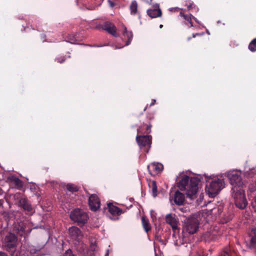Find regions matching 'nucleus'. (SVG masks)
Wrapping results in <instances>:
<instances>
[{
    "label": "nucleus",
    "instance_id": "nucleus-46",
    "mask_svg": "<svg viewBox=\"0 0 256 256\" xmlns=\"http://www.w3.org/2000/svg\"><path fill=\"white\" fill-rule=\"evenodd\" d=\"M191 37L188 38V40H190L191 39Z\"/></svg>",
    "mask_w": 256,
    "mask_h": 256
},
{
    "label": "nucleus",
    "instance_id": "nucleus-34",
    "mask_svg": "<svg viewBox=\"0 0 256 256\" xmlns=\"http://www.w3.org/2000/svg\"><path fill=\"white\" fill-rule=\"evenodd\" d=\"M112 202H108L107 203L108 208H118V206H114Z\"/></svg>",
    "mask_w": 256,
    "mask_h": 256
},
{
    "label": "nucleus",
    "instance_id": "nucleus-33",
    "mask_svg": "<svg viewBox=\"0 0 256 256\" xmlns=\"http://www.w3.org/2000/svg\"><path fill=\"white\" fill-rule=\"evenodd\" d=\"M187 8L188 10H190L192 8H193L194 7H195V6L194 4V2H190L189 4H186Z\"/></svg>",
    "mask_w": 256,
    "mask_h": 256
},
{
    "label": "nucleus",
    "instance_id": "nucleus-37",
    "mask_svg": "<svg viewBox=\"0 0 256 256\" xmlns=\"http://www.w3.org/2000/svg\"><path fill=\"white\" fill-rule=\"evenodd\" d=\"M0 256H8V255L4 252H0Z\"/></svg>",
    "mask_w": 256,
    "mask_h": 256
},
{
    "label": "nucleus",
    "instance_id": "nucleus-3",
    "mask_svg": "<svg viewBox=\"0 0 256 256\" xmlns=\"http://www.w3.org/2000/svg\"><path fill=\"white\" fill-rule=\"evenodd\" d=\"M206 191L210 197L216 196L224 187V182L223 179L214 178L210 180H206Z\"/></svg>",
    "mask_w": 256,
    "mask_h": 256
},
{
    "label": "nucleus",
    "instance_id": "nucleus-49",
    "mask_svg": "<svg viewBox=\"0 0 256 256\" xmlns=\"http://www.w3.org/2000/svg\"><path fill=\"white\" fill-rule=\"evenodd\" d=\"M108 254H106V256H108Z\"/></svg>",
    "mask_w": 256,
    "mask_h": 256
},
{
    "label": "nucleus",
    "instance_id": "nucleus-22",
    "mask_svg": "<svg viewBox=\"0 0 256 256\" xmlns=\"http://www.w3.org/2000/svg\"><path fill=\"white\" fill-rule=\"evenodd\" d=\"M142 222L143 228L146 232H148L151 229L148 219L145 216H142Z\"/></svg>",
    "mask_w": 256,
    "mask_h": 256
},
{
    "label": "nucleus",
    "instance_id": "nucleus-2",
    "mask_svg": "<svg viewBox=\"0 0 256 256\" xmlns=\"http://www.w3.org/2000/svg\"><path fill=\"white\" fill-rule=\"evenodd\" d=\"M200 180L198 178L192 177L190 178L188 176H184L178 183V187L180 190H184L186 197L194 200L196 196Z\"/></svg>",
    "mask_w": 256,
    "mask_h": 256
},
{
    "label": "nucleus",
    "instance_id": "nucleus-5",
    "mask_svg": "<svg viewBox=\"0 0 256 256\" xmlns=\"http://www.w3.org/2000/svg\"><path fill=\"white\" fill-rule=\"evenodd\" d=\"M136 141L140 149L146 153L148 152L152 143V136H142L138 134L136 136Z\"/></svg>",
    "mask_w": 256,
    "mask_h": 256
},
{
    "label": "nucleus",
    "instance_id": "nucleus-15",
    "mask_svg": "<svg viewBox=\"0 0 256 256\" xmlns=\"http://www.w3.org/2000/svg\"><path fill=\"white\" fill-rule=\"evenodd\" d=\"M5 246L8 248H12L16 246V238L14 234H10L5 238Z\"/></svg>",
    "mask_w": 256,
    "mask_h": 256
},
{
    "label": "nucleus",
    "instance_id": "nucleus-6",
    "mask_svg": "<svg viewBox=\"0 0 256 256\" xmlns=\"http://www.w3.org/2000/svg\"><path fill=\"white\" fill-rule=\"evenodd\" d=\"M70 218L79 225H83L88 220L87 214L82 209H74L70 215Z\"/></svg>",
    "mask_w": 256,
    "mask_h": 256
},
{
    "label": "nucleus",
    "instance_id": "nucleus-44",
    "mask_svg": "<svg viewBox=\"0 0 256 256\" xmlns=\"http://www.w3.org/2000/svg\"><path fill=\"white\" fill-rule=\"evenodd\" d=\"M159 27H160V28H162L163 27V25L162 24H160Z\"/></svg>",
    "mask_w": 256,
    "mask_h": 256
},
{
    "label": "nucleus",
    "instance_id": "nucleus-39",
    "mask_svg": "<svg viewBox=\"0 0 256 256\" xmlns=\"http://www.w3.org/2000/svg\"><path fill=\"white\" fill-rule=\"evenodd\" d=\"M4 200H0V207L2 206Z\"/></svg>",
    "mask_w": 256,
    "mask_h": 256
},
{
    "label": "nucleus",
    "instance_id": "nucleus-47",
    "mask_svg": "<svg viewBox=\"0 0 256 256\" xmlns=\"http://www.w3.org/2000/svg\"><path fill=\"white\" fill-rule=\"evenodd\" d=\"M95 211L97 210L96 208H94V209H93Z\"/></svg>",
    "mask_w": 256,
    "mask_h": 256
},
{
    "label": "nucleus",
    "instance_id": "nucleus-18",
    "mask_svg": "<svg viewBox=\"0 0 256 256\" xmlns=\"http://www.w3.org/2000/svg\"><path fill=\"white\" fill-rule=\"evenodd\" d=\"M108 210L106 212L108 213L111 219L116 220L117 219V216L120 214L124 212H122V209H105Z\"/></svg>",
    "mask_w": 256,
    "mask_h": 256
},
{
    "label": "nucleus",
    "instance_id": "nucleus-42",
    "mask_svg": "<svg viewBox=\"0 0 256 256\" xmlns=\"http://www.w3.org/2000/svg\"><path fill=\"white\" fill-rule=\"evenodd\" d=\"M192 18H193V19H194V20L196 22H198V20H197V19H196L195 17L193 16Z\"/></svg>",
    "mask_w": 256,
    "mask_h": 256
},
{
    "label": "nucleus",
    "instance_id": "nucleus-41",
    "mask_svg": "<svg viewBox=\"0 0 256 256\" xmlns=\"http://www.w3.org/2000/svg\"><path fill=\"white\" fill-rule=\"evenodd\" d=\"M4 192L2 188L0 187V196L3 194Z\"/></svg>",
    "mask_w": 256,
    "mask_h": 256
},
{
    "label": "nucleus",
    "instance_id": "nucleus-17",
    "mask_svg": "<svg viewBox=\"0 0 256 256\" xmlns=\"http://www.w3.org/2000/svg\"><path fill=\"white\" fill-rule=\"evenodd\" d=\"M18 200L16 202V204L18 206L21 208H30V204L28 200L22 196H17Z\"/></svg>",
    "mask_w": 256,
    "mask_h": 256
},
{
    "label": "nucleus",
    "instance_id": "nucleus-12",
    "mask_svg": "<svg viewBox=\"0 0 256 256\" xmlns=\"http://www.w3.org/2000/svg\"><path fill=\"white\" fill-rule=\"evenodd\" d=\"M148 170L151 175L158 174L163 170V165L160 163H152L148 166Z\"/></svg>",
    "mask_w": 256,
    "mask_h": 256
},
{
    "label": "nucleus",
    "instance_id": "nucleus-29",
    "mask_svg": "<svg viewBox=\"0 0 256 256\" xmlns=\"http://www.w3.org/2000/svg\"><path fill=\"white\" fill-rule=\"evenodd\" d=\"M152 193L154 197H156L157 196V186L156 183L155 181H152Z\"/></svg>",
    "mask_w": 256,
    "mask_h": 256
},
{
    "label": "nucleus",
    "instance_id": "nucleus-27",
    "mask_svg": "<svg viewBox=\"0 0 256 256\" xmlns=\"http://www.w3.org/2000/svg\"><path fill=\"white\" fill-rule=\"evenodd\" d=\"M78 244L76 246L77 250L80 252H84L85 250H86V246L83 242H80L79 240L76 241Z\"/></svg>",
    "mask_w": 256,
    "mask_h": 256
},
{
    "label": "nucleus",
    "instance_id": "nucleus-13",
    "mask_svg": "<svg viewBox=\"0 0 256 256\" xmlns=\"http://www.w3.org/2000/svg\"><path fill=\"white\" fill-rule=\"evenodd\" d=\"M88 204L90 208H100V202L96 194H92L89 196Z\"/></svg>",
    "mask_w": 256,
    "mask_h": 256
},
{
    "label": "nucleus",
    "instance_id": "nucleus-45",
    "mask_svg": "<svg viewBox=\"0 0 256 256\" xmlns=\"http://www.w3.org/2000/svg\"><path fill=\"white\" fill-rule=\"evenodd\" d=\"M147 108H148V106H146L144 108V111H145V110H146Z\"/></svg>",
    "mask_w": 256,
    "mask_h": 256
},
{
    "label": "nucleus",
    "instance_id": "nucleus-25",
    "mask_svg": "<svg viewBox=\"0 0 256 256\" xmlns=\"http://www.w3.org/2000/svg\"><path fill=\"white\" fill-rule=\"evenodd\" d=\"M66 188L68 190L72 193L76 192L79 190V188L77 186L71 183L66 184Z\"/></svg>",
    "mask_w": 256,
    "mask_h": 256
},
{
    "label": "nucleus",
    "instance_id": "nucleus-38",
    "mask_svg": "<svg viewBox=\"0 0 256 256\" xmlns=\"http://www.w3.org/2000/svg\"><path fill=\"white\" fill-rule=\"evenodd\" d=\"M155 102H156V100H152V103H151V104H150V106H153V105H154V104H155Z\"/></svg>",
    "mask_w": 256,
    "mask_h": 256
},
{
    "label": "nucleus",
    "instance_id": "nucleus-8",
    "mask_svg": "<svg viewBox=\"0 0 256 256\" xmlns=\"http://www.w3.org/2000/svg\"><path fill=\"white\" fill-rule=\"evenodd\" d=\"M170 200L172 205L175 204L177 206H181L183 204L184 201V196L178 190H177L175 192L173 196H170Z\"/></svg>",
    "mask_w": 256,
    "mask_h": 256
},
{
    "label": "nucleus",
    "instance_id": "nucleus-21",
    "mask_svg": "<svg viewBox=\"0 0 256 256\" xmlns=\"http://www.w3.org/2000/svg\"><path fill=\"white\" fill-rule=\"evenodd\" d=\"M123 36H124V38H128V40L126 42L125 46L129 45L130 44L133 38V34L132 32H128L126 28L124 27V31L123 32Z\"/></svg>",
    "mask_w": 256,
    "mask_h": 256
},
{
    "label": "nucleus",
    "instance_id": "nucleus-30",
    "mask_svg": "<svg viewBox=\"0 0 256 256\" xmlns=\"http://www.w3.org/2000/svg\"><path fill=\"white\" fill-rule=\"evenodd\" d=\"M90 248V250L92 251H96L97 250V246L95 241H91Z\"/></svg>",
    "mask_w": 256,
    "mask_h": 256
},
{
    "label": "nucleus",
    "instance_id": "nucleus-19",
    "mask_svg": "<svg viewBox=\"0 0 256 256\" xmlns=\"http://www.w3.org/2000/svg\"><path fill=\"white\" fill-rule=\"evenodd\" d=\"M147 14L151 18H156L160 16L162 14V12L160 8H154L148 10Z\"/></svg>",
    "mask_w": 256,
    "mask_h": 256
},
{
    "label": "nucleus",
    "instance_id": "nucleus-43",
    "mask_svg": "<svg viewBox=\"0 0 256 256\" xmlns=\"http://www.w3.org/2000/svg\"><path fill=\"white\" fill-rule=\"evenodd\" d=\"M230 220V218H227L226 220H225L224 221V222H228V220Z\"/></svg>",
    "mask_w": 256,
    "mask_h": 256
},
{
    "label": "nucleus",
    "instance_id": "nucleus-40",
    "mask_svg": "<svg viewBox=\"0 0 256 256\" xmlns=\"http://www.w3.org/2000/svg\"><path fill=\"white\" fill-rule=\"evenodd\" d=\"M255 204L256 205V196L254 198V202H252V204Z\"/></svg>",
    "mask_w": 256,
    "mask_h": 256
},
{
    "label": "nucleus",
    "instance_id": "nucleus-10",
    "mask_svg": "<svg viewBox=\"0 0 256 256\" xmlns=\"http://www.w3.org/2000/svg\"><path fill=\"white\" fill-rule=\"evenodd\" d=\"M8 180L11 186L14 187L17 190H22L24 188V183L19 178L14 176H10L8 178Z\"/></svg>",
    "mask_w": 256,
    "mask_h": 256
},
{
    "label": "nucleus",
    "instance_id": "nucleus-4",
    "mask_svg": "<svg viewBox=\"0 0 256 256\" xmlns=\"http://www.w3.org/2000/svg\"><path fill=\"white\" fill-rule=\"evenodd\" d=\"M200 220L197 216L193 215L188 217L185 221L184 231L190 234H194L198 228Z\"/></svg>",
    "mask_w": 256,
    "mask_h": 256
},
{
    "label": "nucleus",
    "instance_id": "nucleus-36",
    "mask_svg": "<svg viewBox=\"0 0 256 256\" xmlns=\"http://www.w3.org/2000/svg\"><path fill=\"white\" fill-rule=\"evenodd\" d=\"M203 35V34L202 33H196V34H192V38H196V36H202Z\"/></svg>",
    "mask_w": 256,
    "mask_h": 256
},
{
    "label": "nucleus",
    "instance_id": "nucleus-26",
    "mask_svg": "<svg viewBox=\"0 0 256 256\" xmlns=\"http://www.w3.org/2000/svg\"><path fill=\"white\" fill-rule=\"evenodd\" d=\"M78 41L79 40L77 34H69L68 36V42L71 44H78Z\"/></svg>",
    "mask_w": 256,
    "mask_h": 256
},
{
    "label": "nucleus",
    "instance_id": "nucleus-31",
    "mask_svg": "<svg viewBox=\"0 0 256 256\" xmlns=\"http://www.w3.org/2000/svg\"><path fill=\"white\" fill-rule=\"evenodd\" d=\"M66 58L65 56H59L55 59V60L58 63L62 64L65 62Z\"/></svg>",
    "mask_w": 256,
    "mask_h": 256
},
{
    "label": "nucleus",
    "instance_id": "nucleus-35",
    "mask_svg": "<svg viewBox=\"0 0 256 256\" xmlns=\"http://www.w3.org/2000/svg\"><path fill=\"white\" fill-rule=\"evenodd\" d=\"M64 256H74L72 254L71 250H68L66 251Z\"/></svg>",
    "mask_w": 256,
    "mask_h": 256
},
{
    "label": "nucleus",
    "instance_id": "nucleus-14",
    "mask_svg": "<svg viewBox=\"0 0 256 256\" xmlns=\"http://www.w3.org/2000/svg\"><path fill=\"white\" fill-rule=\"evenodd\" d=\"M68 232L72 239L76 241L80 240V238L82 237V232L77 227L72 226L70 228Z\"/></svg>",
    "mask_w": 256,
    "mask_h": 256
},
{
    "label": "nucleus",
    "instance_id": "nucleus-11",
    "mask_svg": "<svg viewBox=\"0 0 256 256\" xmlns=\"http://www.w3.org/2000/svg\"><path fill=\"white\" fill-rule=\"evenodd\" d=\"M246 246L250 248L256 246V230H252L246 240Z\"/></svg>",
    "mask_w": 256,
    "mask_h": 256
},
{
    "label": "nucleus",
    "instance_id": "nucleus-32",
    "mask_svg": "<svg viewBox=\"0 0 256 256\" xmlns=\"http://www.w3.org/2000/svg\"><path fill=\"white\" fill-rule=\"evenodd\" d=\"M249 188L252 192L256 190V180L250 184Z\"/></svg>",
    "mask_w": 256,
    "mask_h": 256
},
{
    "label": "nucleus",
    "instance_id": "nucleus-24",
    "mask_svg": "<svg viewBox=\"0 0 256 256\" xmlns=\"http://www.w3.org/2000/svg\"><path fill=\"white\" fill-rule=\"evenodd\" d=\"M138 3L136 0H132L130 4V14L132 15H136L138 12Z\"/></svg>",
    "mask_w": 256,
    "mask_h": 256
},
{
    "label": "nucleus",
    "instance_id": "nucleus-28",
    "mask_svg": "<svg viewBox=\"0 0 256 256\" xmlns=\"http://www.w3.org/2000/svg\"><path fill=\"white\" fill-rule=\"evenodd\" d=\"M248 48L252 52H255L256 51V38H254L250 42Z\"/></svg>",
    "mask_w": 256,
    "mask_h": 256
},
{
    "label": "nucleus",
    "instance_id": "nucleus-16",
    "mask_svg": "<svg viewBox=\"0 0 256 256\" xmlns=\"http://www.w3.org/2000/svg\"><path fill=\"white\" fill-rule=\"evenodd\" d=\"M166 222L170 225L174 230H176L178 228L179 222L174 215L171 214L166 215Z\"/></svg>",
    "mask_w": 256,
    "mask_h": 256
},
{
    "label": "nucleus",
    "instance_id": "nucleus-23",
    "mask_svg": "<svg viewBox=\"0 0 256 256\" xmlns=\"http://www.w3.org/2000/svg\"><path fill=\"white\" fill-rule=\"evenodd\" d=\"M14 230L16 231L20 235H22L23 232L24 230V226L23 222L20 224H15L14 226Z\"/></svg>",
    "mask_w": 256,
    "mask_h": 256
},
{
    "label": "nucleus",
    "instance_id": "nucleus-9",
    "mask_svg": "<svg viewBox=\"0 0 256 256\" xmlns=\"http://www.w3.org/2000/svg\"><path fill=\"white\" fill-rule=\"evenodd\" d=\"M102 28L112 36L114 37L118 36L116 32V28L112 22L108 21L105 22L102 25Z\"/></svg>",
    "mask_w": 256,
    "mask_h": 256
},
{
    "label": "nucleus",
    "instance_id": "nucleus-1",
    "mask_svg": "<svg viewBox=\"0 0 256 256\" xmlns=\"http://www.w3.org/2000/svg\"><path fill=\"white\" fill-rule=\"evenodd\" d=\"M227 176L232 186V196L237 208H246L248 202L244 196V184L240 174L236 171L228 172Z\"/></svg>",
    "mask_w": 256,
    "mask_h": 256
},
{
    "label": "nucleus",
    "instance_id": "nucleus-7",
    "mask_svg": "<svg viewBox=\"0 0 256 256\" xmlns=\"http://www.w3.org/2000/svg\"><path fill=\"white\" fill-rule=\"evenodd\" d=\"M154 116H150L148 118V122H144L141 125L140 128L138 129V134H144L146 135L150 134L151 132V128L152 127L151 121L154 120Z\"/></svg>",
    "mask_w": 256,
    "mask_h": 256
},
{
    "label": "nucleus",
    "instance_id": "nucleus-48",
    "mask_svg": "<svg viewBox=\"0 0 256 256\" xmlns=\"http://www.w3.org/2000/svg\"><path fill=\"white\" fill-rule=\"evenodd\" d=\"M249 176H251L250 172L249 173Z\"/></svg>",
    "mask_w": 256,
    "mask_h": 256
},
{
    "label": "nucleus",
    "instance_id": "nucleus-20",
    "mask_svg": "<svg viewBox=\"0 0 256 256\" xmlns=\"http://www.w3.org/2000/svg\"><path fill=\"white\" fill-rule=\"evenodd\" d=\"M180 16L183 17L184 21V24L186 25L188 28L193 26L192 22V15L191 14H186L184 12H180Z\"/></svg>",
    "mask_w": 256,
    "mask_h": 256
}]
</instances>
